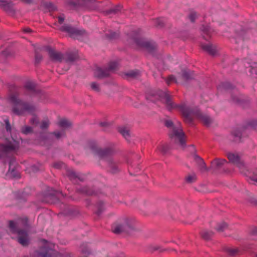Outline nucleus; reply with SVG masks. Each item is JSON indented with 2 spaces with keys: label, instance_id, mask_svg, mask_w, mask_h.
I'll return each mask as SVG.
<instances>
[{
  "label": "nucleus",
  "instance_id": "obj_15",
  "mask_svg": "<svg viewBox=\"0 0 257 257\" xmlns=\"http://www.w3.org/2000/svg\"><path fill=\"white\" fill-rule=\"evenodd\" d=\"M195 115L206 126L209 125L212 122V119L210 117L202 113L199 110L195 112Z\"/></svg>",
  "mask_w": 257,
  "mask_h": 257
},
{
  "label": "nucleus",
  "instance_id": "obj_26",
  "mask_svg": "<svg viewBox=\"0 0 257 257\" xmlns=\"http://www.w3.org/2000/svg\"><path fill=\"white\" fill-rule=\"evenodd\" d=\"M119 64L117 61H113L110 62L108 64V67L106 68L107 70L109 72V74L111 72H112L116 70L118 67Z\"/></svg>",
  "mask_w": 257,
  "mask_h": 257
},
{
  "label": "nucleus",
  "instance_id": "obj_20",
  "mask_svg": "<svg viewBox=\"0 0 257 257\" xmlns=\"http://www.w3.org/2000/svg\"><path fill=\"white\" fill-rule=\"evenodd\" d=\"M235 38L236 40H244L245 32L240 26H237L235 30Z\"/></svg>",
  "mask_w": 257,
  "mask_h": 257
},
{
  "label": "nucleus",
  "instance_id": "obj_44",
  "mask_svg": "<svg viewBox=\"0 0 257 257\" xmlns=\"http://www.w3.org/2000/svg\"><path fill=\"white\" fill-rule=\"evenodd\" d=\"M174 81L175 83H177V80L176 78L173 75H170L168 77V79L166 80V82L168 84H169L170 82Z\"/></svg>",
  "mask_w": 257,
  "mask_h": 257
},
{
  "label": "nucleus",
  "instance_id": "obj_27",
  "mask_svg": "<svg viewBox=\"0 0 257 257\" xmlns=\"http://www.w3.org/2000/svg\"><path fill=\"white\" fill-rule=\"evenodd\" d=\"M58 125L63 128H68L72 125V123L68 119L62 118L58 122Z\"/></svg>",
  "mask_w": 257,
  "mask_h": 257
},
{
  "label": "nucleus",
  "instance_id": "obj_57",
  "mask_svg": "<svg viewBox=\"0 0 257 257\" xmlns=\"http://www.w3.org/2000/svg\"><path fill=\"white\" fill-rule=\"evenodd\" d=\"M32 170L33 171H36L37 170H36V166H32Z\"/></svg>",
  "mask_w": 257,
  "mask_h": 257
},
{
  "label": "nucleus",
  "instance_id": "obj_48",
  "mask_svg": "<svg viewBox=\"0 0 257 257\" xmlns=\"http://www.w3.org/2000/svg\"><path fill=\"white\" fill-rule=\"evenodd\" d=\"M100 125L102 127L107 128L111 125V123L107 121H104L100 122Z\"/></svg>",
  "mask_w": 257,
  "mask_h": 257
},
{
  "label": "nucleus",
  "instance_id": "obj_34",
  "mask_svg": "<svg viewBox=\"0 0 257 257\" xmlns=\"http://www.w3.org/2000/svg\"><path fill=\"white\" fill-rule=\"evenodd\" d=\"M25 88L26 90L30 93H34L35 88L34 83L31 82H28L26 83Z\"/></svg>",
  "mask_w": 257,
  "mask_h": 257
},
{
  "label": "nucleus",
  "instance_id": "obj_55",
  "mask_svg": "<svg viewBox=\"0 0 257 257\" xmlns=\"http://www.w3.org/2000/svg\"><path fill=\"white\" fill-rule=\"evenodd\" d=\"M58 20H59V22L60 23V24H62L64 21V17L62 16H59L58 17Z\"/></svg>",
  "mask_w": 257,
  "mask_h": 257
},
{
  "label": "nucleus",
  "instance_id": "obj_51",
  "mask_svg": "<svg viewBox=\"0 0 257 257\" xmlns=\"http://www.w3.org/2000/svg\"><path fill=\"white\" fill-rule=\"evenodd\" d=\"M120 11V7H117L115 8L111 9L109 11V13H117L118 12Z\"/></svg>",
  "mask_w": 257,
  "mask_h": 257
},
{
  "label": "nucleus",
  "instance_id": "obj_59",
  "mask_svg": "<svg viewBox=\"0 0 257 257\" xmlns=\"http://www.w3.org/2000/svg\"><path fill=\"white\" fill-rule=\"evenodd\" d=\"M13 162V160H11V161H10V163H9V164H10V167H11V165H12V164Z\"/></svg>",
  "mask_w": 257,
  "mask_h": 257
},
{
  "label": "nucleus",
  "instance_id": "obj_21",
  "mask_svg": "<svg viewBox=\"0 0 257 257\" xmlns=\"http://www.w3.org/2000/svg\"><path fill=\"white\" fill-rule=\"evenodd\" d=\"M78 59V56L76 54L68 53L64 55V60L68 64H72Z\"/></svg>",
  "mask_w": 257,
  "mask_h": 257
},
{
  "label": "nucleus",
  "instance_id": "obj_3",
  "mask_svg": "<svg viewBox=\"0 0 257 257\" xmlns=\"http://www.w3.org/2000/svg\"><path fill=\"white\" fill-rule=\"evenodd\" d=\"M165 125L168 128V135L171 141L182 147L185 145L184 139V134L183 132L180 122H173L171 120L166 119L164 121Z\"/></svg>",
  "mask_w": 257,
  "mask_h": 257
},
{
  "label": "nucleus",
  "instance_id": "obj_41",
  "mask_svg": "<svg viewBox=\"0 0 257 257\" xmlns=\"http://www.w3.org/2000/svg\"><path fill=\"white\" fill-rule=\"evenodd\" d=\"M67 175L71 180L74 179L78 177V176L76 173L72 170H69L68 171Z\"/></svg>",
  "mask_w": 257,
  "mask_h": 257
},
{
  "label": "nucleus",
  "instance_id": "obj_7",
  "mask_svg": "<svg viewBox=\"0 0 257 257\" xmlns=\"http://www.w3.org/2000/svg\"><path fill=\"white\" fill-rule=\"evenodd\" d=\"M127 41L130 45L149 52H153L156 48V46L154 44L145 40L140 35L135 33H133L130 35Z\"/></svg>",
  "mask_w": 257,
  "mask_h": 257
},
{
  "label": "nucleus",
  "instance_id": "obj_29",
  "mask_svg": "<svg viewBox=\"0 0 257 257\" xmlns=\"http://www.w3.org/2000/svg\"><path fill=\"white\" fill-rule=\"evenodd\" d=\"M157 150L162 154H166L169 150V146L167 144H161L158 146Z\"/></svg>",
  "mask_w": 257,
  "mask_h": 257
},
{
  "label": "nucleus",
  "instance_id": "obj_56",
  "mask_svg": "<svg viewBox=\"0 0 257 257\" xmlns=\"http://www.w3.org/2000/svg\"><path fill=\"white\" fill-rule=\"evenodd\" d=\"M150 248L152 250L154 251V250H156L158 249L159 247L157 246L151 245V246H150Z\"/></svg>",
  "mask_w": 257,
  "mask_h": 257
},
{
  "label": "nucleus",
  "instance_id": "obj_62",
  "mask_svg": "<svg viewBox=\"0 0 257 257\" xmlns=\"http://www.w3.org/2000/svg\"><path fill=\"white\" fill-rule=\"evenodd\" d=\"M254 122H255V124H257V121H254Z\"/></svg>",
  "mask_w": 257,
  "mask_h": 257
},
{
  "label": "nucleus",
  "instance_id": "obj_52",
  "mask_svg": "<svg viewBox=\"0 0 257 257\" xmlns=\"http://www.w3.org/2000/svg\"><path fill=\"white\" fill-rule=\"evenodd\" d=\"M156 22L157 27H162L163 26V23L160 19H157Z\"/></svg>",
  "mask_w": 257,
  "mask_h": 257
},
{
  "label": "nucleus",
  "instance_id": "obj_24",
  "mask_svg": "<svg viewBox=\"0 0 257 257\" xmlns=\"http://www.w3.org/2000/svg\"><path fill=\"white\" fill-rule=\"evenodd\" d=\"M230 137L232 138V141L235 142H239L240 141L241 137V132L239 129L233 130L231 134Z\"/></svg>",
  "mask_w": 257,
  "mask_h": 257
},
{
  "label": "nucleus",
  "instance_id": "obj_11",
  "mask_svg": "<svg viewBox=\"0 0 257 257\" xmlns=\"http://www.w3.org/2000/svg\"><path fill=\"white\" fill-rule=\"evenodd\" d=\"M60 29L62 31L68 33L71 37L76 39H78L80 37L86 34L85 30H78L68 25L63 26L61 27Z\"/></svg>",
  "mask_w": 257,
  "mask_h": 257
},
{
  "label": "nucleus",
  "instance_id": "obj_58",
  "mask_svg": "<svg viewBox=\"0 0 257 257\" xmlns=\"http://www.w3.org/2000/svg\"><path fill=\"white\" fill-rule=\"evenodd\" d=\"M54 167L57 168H59V167H60V166L59 165H58L57 164L54 165Z\"/></svg>",
  "mask_w": 257,
  "mask_h": 257
},
{
  "label": "nucleus",
  "instance_id": "obj_31",
  "mask_svg": "<svg viewBox=\"0 0 257 257\" xmlns=\"http://www.w3.org/2000/svg\"><path fill=\"white\" fill-rule=\"evenodd\" d=\"M228 227V225L226 223L224 222H221L218 223L216 226L215 227V229L218 232H222L224 230L227 229Z\"/></svg>",
  "mask_w": 257,
  "mask_h": 257
},
{
  "label": "nucleus",
  "instance_id": "obj_10",
  "mask_svg": "<svg viewBox=\"0 0 257 257\" xmlns=\"http://www.w3.org/2000/svg\"><path fill=\"white\" fill-rule=\"evenodd\" d=\"M45 50L48 52L51 61L55 63H61L64 60V55L60 52L50 47H47Z\"/></svg>",
  "mask_w": 257,
  "mask_h": 257
},
{
  "label": "nucleus",
  "instance_id": "obj_46",
  "mask_svg": "<svg viewBox=\"0 0 257 257\" xmlns=\"http://www.w3.org/2000/svg\"><path fill=\"white\" fill-rule=\"evenodd\" d=\"M31 123L32 124H35L37 125L39 123V119L38 117L36 116H34L31 119Z\"/></svg>",
  "mask_w": 257,
  "mask_h": 257
},
{
  "label": "nucleus",
  "instance_id": "obj_39",
  "mask_svg": "<svg viewBox=\"0 0 257 257\" xmlns=\"http://www.w3.org/2000/svg\"><path fill=\"white\" fill-rule=\"evenodd\" d=\"M107 38L110 40L116 39L119 36V34L116 32H109L106 34Z\"/></svg>",
  "mask_w": 257,
  "mask_h": 257
},
{
  "label": "nucleus",
  "instance_id": "obj_50",
  "mask_svg": "<svg viewBox=\"0 0 257 257\" xmlns=\"http://www.w3.org/2000/svg\"><path fill=\"white\" fill-rule=\"evenodd\" d=\"M227 251V252L229 253V254L234 255V254H235L236 253V252L237 251V250L235 248H229V249H228Z\"/></svg>",
  "mask_w": 257,
  "mask_h": 257
},
{
  "label": "nucleus",
  "instance_id": "obj_23",
  "mask_svg": "<svg viewBox=\"0 0 257 257\" xmlns=\"http://www.w3.org/2000/svg\"><path fill=\"white\" fill-rule=\"evenodd\" d=\"M118 132L121 134L125 139L128 140L130 138V131L128 127L121 126L118 127Z\"/></svg>",
  "mask_w": 257,
  "mask_h": 257
},
{
  "label": "nucleus",
  "instance_id": "obj_38",
  "mask_svg": "<svg viewBox=\"0 0 257 257\" xmlns=\"http://www.w3.org/2000/svg\"><path fill=\"white\" fill-rule=\"evenodd\" d=\"M127 78H135L140 76V74L137 71H130L125 74Z\"/></svg>",
  "mask_w": 257,
  "mask_h": 257
},
{
  "label": "nucleus",
  "instance_id": "obj_47",
  "mask_svg": "<svg viewBox=\"0 0 257 257\" xmlns=\"http://www.w3.org/2000/svg\"><path fill=\"white\" fill-rule=\"evenodd\" d=\"M42 56L40 54L36 52V53H35L36 62L37 63H39L42 60Z\"/></svg>",
  "mask_w": 257,
  "mask_h": 257
},
{
  "label": "nucleus",
  "instance_id": "obj_37",
  "mask_svg": "<svg viewBox=\"0 0 257 257\" xmlns=\"http://www.w3.org/2000/svg\"><path fill=\"white\" fill-rule=\"evenodd\" d=\"M21 132L24 134L28 135L33 132V128L29 126L25 125L22 127Z\"/></svg>",
  "mask_w": 257,
  "mask_h": 257
},
{
  "label": "nucleus",
  "instance_id": "obj_17",
  "mask_svg": "<svg viewBox=\"0 0 257 257\" xmlns=\"http://www.w3.org/2000/svg\"><path fill=\"white\" fill-rule=\"evenodd\" d=\"M109 76V72L106 68H97L94 71V76L98 78H102Z\"/></svg>",
  "mask_w": 257,
  "mask_h": 257
},
{
  "label": "nucleus",
  "instance_id": "obj_35",
  "mask_svg": "<svg viewBox=\"0 0 257 257\" xmlns=\"http://www.w3.org/2000/svg\"><path fill=\"white\" fill-rule=\"evenodd\" d=\"M90 88L91 89L97 92V93H99L101 91V87H100V85L99 84H98V83L96 82H91L90 84Z\"/></svg>",
  "mask_w": 257,
  "mask_h": 257
},
{
  "label": "nucleus",
  "instance_id": "obj_36",
  "mask_svg": "<svg viewBox=\"0 0 257 257\" xmlns=\"http://www.w3.org/2000/svg\"><path fill=\"white\" fill-rule=\"evenodd\" d=\"M188 17L191 22H194L198 17V15L196 12L194 11H190Z\"/></svg>",
  "mask_w": 257,
  "mask_h": 257
},
{
  "label": "nucleus",
  "instance_id": "obj_40",
  "mask_svg": "<svg viewBox=\"0 0 257 257\" xmlns=\"http://www.w3.org/2000/svg\"><path fill=\"white\" fill-rule=\"evenodd\" d=\"M81 191L82 193L86 194V195H92L94 194V192L93 191H92V190H91L90 189L88 188L87 187L82 188L81 189Z\"/></svg>",
  "mask_w": 257,
  "mask_h": 257
},
{
  "label": "nucleus",
  "instance_id": "obj_45",
  "mask_svg": "<svg viewBox=\"0 0 257 257\" xmlns=\"http://www.w3.org/2000/svg\"><path fill=\"white\" fill-rule=\"evenodd\" d=\"M95 0H88L86 2V5L87 7V9H89V10H93V9H95L96 8V7L95 6H92V7H89V5L91 4H92L93 2H95Z\"/></svg>",
  "mask_w": 257,
  "mask_h": 257
},
{
  "label": "nucleus",
  "instance_id": "obj_14",
  "mask_svg": "<svg viewBox=\"0 0 257 257\" xmlns=\"http://www.w3.org/2000/svg\"><path fill=\"white\" fill-rule=\"evenodd\" d=\"M193 77V73L188 70H183L178 77V80L180 83L186 82L191 80Z\"/></svg>",
  "mask_w": 257,
  "mask_h": 257
},
{
  "label": "nucleus",
  "instance_id": "obj_1",
  "mask_svg": "<svg viewBox=\"0 0 257 257\" xmlns=\"http://www.w3.org/2000/svg\"><path fill=\"white\" fill-rule=\"evenodd\" d=\"M5 131L0 135V138L11 135V138L6 139L5 144H0V157L7 155L8 154L18 150L20 147L19 138L17 136L16 130L12 128L8 119L4 120Z\"/></svg>",
  "mask_w": 257,
  "mask_h": 257
},
{
  "label": "nucleus",
  "instance_id": "obj_53",
  "mask_svg": "<svg viewBox=\"0 0 257 257\" xmlns=\"http://www.w3.org/2000/svg\"><path fill=\"white\" fill-rule=\"evenodd\" d=\"M68 5L72 8H77V5L73 2L69 3Z\"/></svg>",
  "mask_w": 257,
  "mask_h": 257
},
{
  "label": "nucleus",
  "instance_id": "obj_25",
  "mask_svg": "<svg viewBox=\"0 0 257 257\" xmlns=\"http://www.w3.org/2000/svg\"><path fill=\"white\" fill-rule=\"evenodd\" d=\"M201 237L206 240H209L213 236L214 233L212 231L204 230L200 232Z\"/></svg>",
  "mask_w": 257,
  "mask_h": 257
},
{
  "label": "nucleus",
  "instance_id": "obj_2",
  "mask_svg": "<svg viewBox=\"0 0 257 257\" xmlns=\"http://www.w3.org/2000/svg\"><path fill=\"white\" fill-rule=\"evenodd\" d=\"M90 148L93 152L97 154L100 157L105 159L110 172L116 173L119 171L116 161L111 157V156L115 153V151L113 149L111 148L101 149L96 143L91 145Z\"/></svg>",
  "mask_w": 257,
  "mask_h": 257
},
{
  "label": "nucleus",
  "instance_id": "obj_33",
  "mask_svg": "<svg viewBox=\"0 0 257 257\" xmlns=\"http://www.w3.org/2000/svg\"><path fill=\"white\" fill-rule=\"evenodd\" d=\"M51 135L55 136L56 139L57 140H59L61 138L64 137L66 136V133L64 130H62V131H55L53 133H51Z\"/></svg>",
  "mask_w": 257,
  "mask_h": 257
},
{
  "label": "nucleus",
  "instance_id": "obj_54",
  "mask_svg": "<svg viewBox=\"0 0 257 257\" xmlns=\"http://www.w3.org/2000/svg\"><path fill=\"white\" fill-rule=\"evenodd\" d=\"M232 99L233 102L235 103H239L240 102L239 99L237 97L232 96Z\"/></svg>",
  "mask_w": 257,
  "mask_h": 257
},
{
  "label": "nucleus",
  "instance_id": "obj_49",
  "mask_svg": "<svg viewBox=\"0 0 257 257\" xmlns=\"http://www.w3.org/2000/svg\"><path fill=\"white\" fill-rule=\"evenodd\" d=\"M250 233L252 235H257V226H253L250 230Z\"/></svg>",
  "mask_w": 257,
  "mask_h": 257
},
{
  "label": "nucleus",
  "instance_id": "obj_9",
  "mask_svg": "<svg viewBox=\"0 0 257 257\" xmlns=\"http://www.w3.org/2000/svg\"><path fill=\"white\" fill-rule=\"evenodd\" d=\"M226 156L229 161L238 168L241 173L246 169V166L237 153H228Z\"/></svg>",
  "mask_w": 257,
  "mask_h": 257
},
{
  "label": "nucleus",
  "instance_id": "obj_42",
  "mask_svg": "<svg viewBox=\"0 0 257 257\" xmlns=\"http://www.w3.org/2000/svg\"><path fill=\"white\" fill-rule=\"evenodd\" d=\"M49 121L48 119L42 121L40 125L41 128L45 129L48 128L49 125Z\"/></svg>",
  "mask_w": 257,
  "mask_h": 257
},
{
  "label": "nucleus",
  "instance_id": "obj_6",
  "mask_svg": "<svg viewBox=\"0 0 257 257\" xmlns=\"http://www.w3.org/2000/svg\"><path fill=\"white\" fill-rule=\"evenodd\" d=\"M10 100L14 104L13 112L17 115H24L26 112L31 114L36 111L34 105L23 102L15 95H12Z\"/></svg>",
  "mask_w": 257,
  "mask_h": 257
},
{
  "label": "nucleus",
  "instance_id": "obj_19",
  "mask_svg": "<svg viewBox=\"0 0 257 257\" xmlns=\"http://www.w3.org/2000/svg\"><path fill=\"white\" fill-rule=\"evenodd\" d=\"M195 160L197 164L199 171L204 173L208 171L209 169L207 168L206 164L202 159L197 156H195Z\"/></svg>",
  "mask_w": 257,
  "mask_h": 257
},
{
  "label": "nucleus",
  "instance_id": "obj_8",
  "mask_svg": "<svg viewBox=\"0 0 257 257\" xmlns=\"http://www.w3.org/2000/svg\"><path fill=\"white\" fill-rule=\"evenodd\" d=\"M157 95L161 99L168 110H170L176 107V105L172 102L169 95L166 92L159 90ZM176 107L179 108L186 119L188 120V121H190L191 119L189 116L193 112L186 107L184 105L176 106Z\"/></svg>",
  "mask_w": 257,
  "mask_h": 257
},
{
  "label": "nucleus",
  "instance_id": "obj_5",
  "mask_svg": "<svg viewBox=\"0 0 257 257\" xmlns=\"http://www.w3.org/2000/svg\"><path fill=\"white\" fill-rule=\"evenodd\" d=\"M112 231L116 234L123 232L132 234L140 231L137 226L136 221L132 218H125L119 222L115 223L112 228Z\"/></svg>",
  "mask_w": 257,
  "mask_h": 257
},
{
  "label": "nucleus",
  "instance_id": "obj_22",
  "mask_svg": "<svg viewBox=\"0 0 257 257\" xmlns=\"http://www.w3.org/2000/svg\"><path fill=\"white\" fill-rule=\"evenodd\" d=\"M0 6L2 7L7 12H11L14 10L13 4L7 0H0Z\"/></svg>",
  "mask_w": 257,
  "mask_h": 257
},
{
  "label": "nucleus",
  "instance_id": "obj_32",
  "mask_svg": "<svg viewBox=\"0 0 257 257\" xmlns=\"http://www.w3.org/2000/svg\"><path fill=\"white\" fill-rule=\"evenodd\" d=\"M201 30L206 35V38H205L204 35L203 36V38L204 39L207 40V38L210 37V28L208 26H202L201 28Z\"/></svg>",
  "mask_w": 257,
  "mask_h": 257
},
{
  "label": "nucleus",
  "instance_id": "obj_13",
  "mask_svg": "<svg viewBox=\"0 0 257 257\" xmlns=\"http://www.w3.org/2000/svg\"><path fill=\"white\" fill-rule=\"evenodd\" d=\"M242 174L245 175L248 178V181L252 184H257V169H254L251 171H249L246 167V169Z\"/></svg>",
  "mask_w": 257,
  "mask_h": 257
},
{
  "label": "nucleus",
  "instance_id": "obj_43",
  "mask_svg": "<svg viewBox=\"0 0 257 257\" xmlns=\"http://www.w3.org/2000/svg\"><path fill=\"white\" fill-rule=\"evenodd\" d=\"M2 55L3 57H6V58L12 57L13 56V54L12 53H11V52H10L9 50H8L3 51L2 53Z\"/></svg>",
  "mask_w": 257,
  "mask_h": 257
},
{
  "label": "nucleus",
  "instance_id": "obj_16",
  "mask_svg": "<svg viewBox=\"0 0 257 257\" xmlns=\"http://www.w3.org/2000/svg\"><path fill=\"white\" fill-rule=\"evenodd\" d=\"M227 163L225 159H215L211 162L210 168L213 169V172H215L220 169L224 164Z\"/></svg>",
  "mask_w": 257,
  "mask_h": 257
},
{
  "label": "nucleus",
  "instance_id": "obj_30",
  "mask_svg": "<svg viewBox=\"0 0 257 257\" xmlns=\"http://www.w3.org/2000/svg\"><path fill=\"white\" fill-rule=\"evenodd\" d=\"M96 213L100 215L105 209V205L103 202L100 201L96 205Z\"/></svg>",
  "mask_w": 257,
  "mask_h": 257
},
{
  "label": "nucleus",
  "instance_id": "obj_61",
  "mask_svg": "<svg viewBox=\"0 0 257 257\" xmlns=\"http://www.w3.org/2000/svg\"><path fill=\"white\" fill-rule=\"evenodd\" d=\"M43 241L44 242V243H46L47 242V241L46 240H43Z\"/></svg>",
  "mask_w": 257,
  "mask_h": 257
},
{
  "label": "nucleus",
  "instance_id": "obj_60",
  "mask_svg": "<svg viewBox=\"0 0 257 257\" xmlns=\"http://www.w3.org/2000/svg\"><path fill=\"white\" fill-rule=\"evenodd\" d=\"M30 29L26 30V32H30Z\"/></svg>",
  "mask_w": 257,
  "mask_h": 257
},
{
  "label": "nucleus",
  "instance_id": "obj_64",
  "mask_svg": "<svg viewBox=\"0 0 257 257\" xmlns=\"http://www.w3.org/2000/svg\"><path fill=\"white\" fill-rule=\"evenodd\" d=\"M255 257H257V253L255 254Z\"/></svg>",
  "mask_w": 257,
  "mask_h": 257
},
{
  "label": "nucleus",
  "instance_id": "obj_4",
  "mask_svg": "<svg viewBox=\"0 0 257 257\" xmlns=\"http://www.w3.org/2000/svg\"><path fill=\"white\" fill-rule=\"evenodd\" d=\"M28 225V219L25 217L18 220L17 223L13 221L9 222V227L13 233L18 234L17 240L23 246H28L30 243V237L28 232L24 230L18 229L21 227H27Z\"/></svg>",
  "mask_w": 257,
  "mask_h": 257
},
{
  "label": "nucleus",
  "instance_id": "obj_28",
  "mask_svg": "<svg viewBox=\"0 0 257 257\" xmlns=\"http://www.w3.org/2000/svg\"><path fill=\"white\" fill-rule=\"evenodd\" d=\"M81 250L84 256L88 257L91 253V251L88 248L87 244L83 243L81 246Z\"/></svg>",
  "mask_w": 257,
  "mask_h": 257
},
{
  "label": "nucleus",
  "instance_id": "obj_12",
  "mask_svg": "<svg viewBox=\"0 0 257 257\" xmlns=\"http://www.w3.org/2000/svg\"><path fill=\"white\" fill-rule=\"evenodd\" d=\"M200 47L204 51L212 56L215 55L218 51L216 46L209 42H201Z\"/></svg>",
  "mask_w": 257,
  "mask_h": 257
},
{
  "label": "nucleus",
  "instance_id": "obj_18",
  "mask_svg": "<svg viewBox=\"0 0 257 257\" xmlns=\"http://www.w3.org/2000/svg\"><path fill=\"white\" fill-rule=\"evenodd\" d=\"M197 180V175L194 172L187 173L184 178V181L187 184H192L195 183Z\"/></svg>",
  "mask_w": 257,
  "mask_h": 257
},
{
  "label": "nucleus",
  "instance_id": "obj_63",
  "mask_svg": "<svg viewBox=\"0 0 257 257\" xmlns=\"http://www.w3.org/2000/svg\"><path fill=\"white\" fill-rule=\"evenodd\" d=\"M8 173L10 174V170H9Z\"/></svg>",
  "mask_w": 257,
  "mask_h": 257
}]
</instances>
